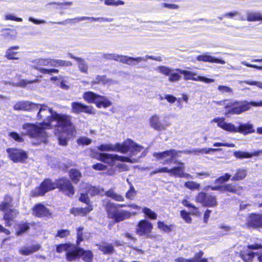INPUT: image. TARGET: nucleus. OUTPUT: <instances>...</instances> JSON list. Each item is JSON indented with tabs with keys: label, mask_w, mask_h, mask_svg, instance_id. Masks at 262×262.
Returning a JSON list of instances; mask_svg holds the SVG:
<instances>
[{
	"label": "nucleus",
	"mask_w": 262,
	"mask_h": 262,
	"mask_svg": "<svg viewBox=\"0 0 262 262\" xmlns=\"http://www.w3.org/2000/svg\"><path fill=\"white\" fill-rule=\"evenodd\" d=\"M233 155L235 156V158L237 159H247V158H250L252 157V155L251 153L246 152V151H235L233 152Z\"/></svg>",
	"instance_id": "nucleus-51"
},
{
	"label": "nucleus",
	"mask_w": 262,
	"mask_h": 262,
	"mask_svg": "<svg viewBox=\"0 0 262 262\" xmlns=\"http://www.w3.org/2000/svg\"><path fill=\"white\" fill-rule=\"evenodd\" d=\"M20 48L19 46H13L9 47L6 51L5 57L8 60H18L19 59V53L15 51Z\"/></svg>",
	"instance_id": "nucleus-30"
},
{
	"label": "nucleus",
	"mask_w": 262,
	"mask_h": 262,
	"mask_svg": "<svg viewBox=\"0 0 262 262\" xmlns=\"http://www.w3.org/2000/svg\"><path fill=\"white\" fill-rule=\"evenodd\" d=\"M68 136H69L67 135V136H65L63 133L60 132L57 135L59 145L63 146H67L68 145V142L70 139Z\"/></svg>",
	"instance_id": "nucleus-50"
},
{
	"label": "nucleus",
	"mask_w": 262,
	"mask_h": 262,
	"mask_svg": "<svg viewBox=\"0 0 262 262\" xmlns=\"http://www.w3.org/2000/svg\"><path fill=\"white\" fill-rule=\"evenodd\" d=\"M131 139H127L122 143H117L115 144V151L125 154L129 151Z\"/></svg>",
	"instance_id": "nucleus-33"
},
{
	"label": "nucleus",
	"mask_w": 262,
	"mask_h": 262,
	"mask_svg": "<svg viewBox=\"0 0 262 262\" xmlns=\"http://www.w3.org/2000/svg\"><path fill=\"white\" fill-rule=\"evenodd\" d=\"M174 71L183 75V79L186 81L192 80L195 81H201L205 83H212L215 81V80L212 78H209L202 76H196V73L194 72L182 70L179 68L176 69Z\"/></svg>",
	"instance_id": "nucleus-15"
},
{
	"label": "nucleus",
	"mask_w": 262,
	"mask_h": 262,
	"mask_svg": "<svg viewBox=\"0 0 262 262\" xmlns=\"http://www.w3.org/2000/svg\"><path fill=\"white\" fill-rule=\"evenodd\" d=\"M35 223H29L28 222H22L17 225V228L15 231L16 236H21L25 233L28 232L30 229L31 225L34 226Z\"/></svg>",
	"instance_id": "nucleus-31"
},
{
	"label": "nucleus",
	"mask_w": 262,
	"mask_h": 262,
	"mask_svg": "<svg viewBox=\"0 0 262 262\" xmlns=\"http://www.w3.org/2000/svg\"><path fill=\"white\" fill-rule=\"evenodd\" d=\"M56 189V179L54 182L50 178L45 179L35 189L30 192L33 198L43 196L46 193Z\"/></svg>",
	"instance_id": "nucleus-9"
},
{
	"label": "nucleus",
	"mask_w": 262,
	"mask_h": 262,
	"mask_svg": "<svg viewBox=\"0 0 262 262\" xmlns=\"http://www.w3.org/2000/svg\"><path fill=\"white\" fill-rule=\"evenodd\" d=\"M40 106L39 111L37 115V119L38 120H42L45 119L48 116L52 115L55 111H53L52 108H49L46 104H39Z\"/></svg>",
	"instance_id": "nucleus-28"
},
{
	"label": "nucleus",
	"mask_w": 262,
	"mask_h": 262,
	"mask_svg": "<svg viewBox=\"0 0 262 262\" xmlns=\"http://www.w3.org/2000/svg\"><path fill=\"white\" fill-rule=\"evenodd\" d=\"M204 252L200 250L198 252L194 254L193 257L189 258V262H208L206 258L203 257Z\"/></svg>",
	"instance_id": "nucleus-47"
},
{
	"label": "nucleus",
	"mask_w": 262,
	"mask_h": 262,
	"mask_svg": "<svg viewBox=\"0 0 262 262\" xmlns=\"http://www.w3.org/2000/svg\"><path fill=\"white\" fill-rule=\"evenodd\" d=\"M208 188L211 190L227 192L238 195L241 194L243 190L242 186L232 183L226 184L223 185L209 186Z\"/></svg>",
	"instance_id": "nucleus-17"
},
{
	"label": "nucleus",
	"mask_w": 262,
	"mask_h": 262,
	"mask_svg": "<svg viewBox=\"0 0 262 262\" xmlns=\"http://www.w3.org/2000/svg\"><path fill=\"white\" fill-rule=\"evenodd\" d=\"M69 57L78 62V66L80 72L85 74L88 73V66L83 58L75 56L72 54H69Z\"/></svg>",
	"instance_id": "nucleus-34"
},
{
	"label": "nucleus",
	"mask_w": 262,
	"mask_h": 262,
	"mask_svg": "<svg viewBox=\"0 0 262 262\" xmlns=\"http://www.w3.org/2000/svg\"><path fill=\"white\" fill-rule=\"evenodd\" d=\"M9 136L12 138L15 141L19 143L24 141V138L17 132H11L9 133Z\"/></svg>",
	"instance_id": "nucleus-59"
},
{
	"label": "nucleus",
	"mask_w": 262,
	"mask_h": 262,
	"mask_svg": "<svg viewBox=\"0 0 262 262\" xmlns=\"http://www.w3.org/2000/svg\"><path fill=\"white\" fill-rule=\"evenodd\" d=\"M81 257L85 262H92L94 255L92 251L90 250H84L82 248L81 252Z\"/></svg>",
	"instance_id": "nucleus-43"
},
{
	"label": "nucleus",
	"mask_w": 262,
	"mask_h": 262,
	"mask_svg": "<svg viewBox=\"0 0 262 262\" xmlns=\"http://www.w3.org/2000/svg\"><path fill=\"white\" fill-rule=\"evenodd\" d=\"M6 151L9 158L14 163H24L28 158L27 153L20 148H8Z\"/></svg>",
	"instance_id": "nucleus-16"
},
{
	"label": "nucleus",
	"mask_w": 262,
	"mask_h": 262,
	"mask_svg": "<svg viewBox=\"0 0 262 262\" xmlns=\"http://www.w3.org/2000/svg\"><path fill=\"white\" fill-rule=\"evenodd\" d=\"M143 149V147L138 145L134 142L132 140H130V145L129 151L132 156L136 155L140 152Z\"/></svg>",
	"instance_id": "nucleus-44"
},
{
	"label": "nucleus",
	"mask_w": 262,
	"mask_h": 262,
	"mask_svg": "<svg viewBox=\"0 0 262 262\" xmlns=\"http://www.w3.org/2000/svg\"><path fill=\"white\" fill-rule=\"evenodd\" d=\"M127 207L126 204H118L114 203H108L106 205L105 210L107 213V217L113 219L115 223L121 222L125 219L131 217L132 215H136V212L131 213L127 210H122L119 211V207Z\"/></svg>",
	"instance_id": "nucleus-4"
},
{
	"label": "nucleus",
	"mask_w": 262,
	"mask_h": 262,
	"mask_svg": "<svg viewBox=\"0 0 262 262\" xmlns=\"http://www.w3.org/2000/svg\"><path fill=\"white\" fill-rule=\"evenodd\" d=\"M247 176V171L244 169H237L233 177L231 178L232 181H239L244 180Z\"/></svg>",
	"instance_id": "nucleus-41"
},
{
	"label": "nucleus",
	"mask_w": 262,
	"mask_h": 262,
	"mask_svg": "<svg viewBox=\"0 0 262 262\" xmlns=\"http://www.w3.org/2000/svg\"><path fill=\"white\" fill-rule=\"evenodd\" d=\"M77 142L79 145H88L91 143L92 140L88 138L83 137L78 139L77 140Z\"/></svg>",
	"instance_id": "nucleus-63"
},
{
	"label": "nucleus",
	"mask_w": 262,
	"mask_h": 262,
	"mask_svg": "<svg viewBox=\"0 0 262 262\" xmlns=\"http://www.w3.org/2000/svg\"><path fill=\"white\" fill-rule=\"evenodd\" d=\"M246 224L249 227L262 228V214H250L247 217Z\"/></svg>",
	"instance_id": "nucleus-23"
},
{
	"label": "nucleus",
	"mask_w": 262,
	"mask_h": 262,
	"mask_svg": "<svg viewBox=\"0 0 262 262\" xmlns=\"http://www.w3.org/2000/svg\"><path fill=\"white\" fill-rule=\"evenodd\" d=\"M75 248V245L70 243H66L63 244H59L56 245V251L58 253H61L63 251L68 252L70 249Z\"/></svg>",
	"instance_id": "nucleus-40"
},
{
	"label": "nucleus",
	"mask_w": 262,
	"mask_h": 262,
	"mask_svg": "<svg viewBox=\"0 0 262 262\" xmlns=\"http://www.w3.org/2000/svg\"><path fill=\"white\" fill-rule=\"evenodd\" d=\"M100 19H102L103 18H100V17L95 18V17H86V16H82V17H76L74 18L67 19L64 21L57 23V24L58 25H63L66 24L67 23H74L75 21H80L81 20H86V19H91L92 21H97V20H100Z\"/></svg>",
	"instance_id": "nucleus-36"
},
{
	"label": "nucleus",
	"mask_w": 262,
	"mask_h": 262,
	"mask_svg": "<svg viewBox=\"0 0 262 262\" xmlns=\"http://www.w3.org/2000/svg\"><path fill=\"white\" fill-rule=\"evenodd\" d=\"M89 194L87 192L86 193H81L78 199L79 201L81 203L85 204L87 206L92 205Z\"/></svg>",
	"instance_id": "nucleus-53"
},
{
	"label": "nucleus",
	"mask_w": 262,
	"mask_h": 262,
	"mask_svg": "<svg viewBox=\"0 0 262 262\" xmlns=\"http://www.w3.org/2000/svg\"><path fill=\"white\" fill-rule=\"evenodd\" d=\"M17 34V31L14 29L4 28L1 30V36L3 39L9 41L15 40Z\"/></svg>",
	"instance_id": "nucleus-29"
},
{
	"label": "nucleus",
	"mask_w": 262,
	"mask_h": 262,
	"mask_svg": "<svg viewBox=\"0 0 262 262\" xmlns=\"http://www.w3.org/2000/svg\"><path fill=\"white\" fill-rule=\"evenodd\" d=\"M184 186L191 190H199L201 187V185L199 183L194 181H187L185 182Z\"/></svg>",
	"instance_id": "nucleus-55"
},
{
	"label": "nucleus",
	"mask_w": 262,
	"mask_h": 262,
	"mask_svg": "<svg viewBox=\"0 0 262 262\" xmlns=\"http://www.w3.org/2000/svg\"><path fill=\"white\" fill-rule=\"evenodd\" d=\"M39 126L34 124L26 123L23 124L22 128L26 131V134H23V135H28L32 138H46L47 137V133L45 130L43 126ZM46 128L45 126H43Z\"/></svg>",
	"instance_id": "nucleus-12"
},
{
	"label": "nucleus",
	"mask_w": 262,
	"mask_h": 262,
	"mask_svg": "<svg viewBox=\"0 0 262 262\" xmlns=\"http://www.w3.org/2000/svg\"><path fill=\"white\" fill-rule=\"evenodd\" d=\"M231 178V175L229 173H226L223 176L219 177L214 181L215 184H222L227 182Z\"/></svg>",
	"instance_id": "nucleus-57"
},
{
	"label": "nucleus",
	"mask_w": 262,
	"mask_h": 262,
	"mask_svg": "<svg viewBox=\"0 0 262 262\" xmlns=\"http://www.w3.org/2000/svg\"><path fill=\"white\" fill-rule=\"evenodd\" d=\"M69 176L71 181L77 184L79 182L82 177V174L79 170L75 168H72L69 171Z\"/></svg>",
	"instance_id": "nucleus-35"
},
{
	"label": "nucleus",
	"mask_w": 262,
	"mask_h": 262,
	"mask_svg": "<svg viewBox=\"0 0 262 262\" xmlns=\"http://www.w3.org/2000/svg\"><path fill=\"white\" fill-rule=\"evenodd\" d=\"M72 112L75 114L85 113L89 115L95 114L93 106L79 102H73L71 103Z\"/></svg>",
	"instance_id": "nucleus-20"
},
{
	"label": "nucleus",
	"mask_w": 262,
	"mask_h": 262,
	"mask_svg": "<svg viewBox=\"0 0 262 262\" xmlns=\"http://www.w3.org/2000/svg\"><path fill=\"white\" fill-rule=\"evenodd\" d=\"M224 115L229 116L232 115H238L250 109V103L246 101H231L228 100L225 106Z\"/></svg>",
	"instance_id": "nucleus-6"
},
{
	"label": "nucleus",
	"mask_w": 262,
	"mask_h": 262,
	"mask_svg": "<svg viewBox=\"0 0 262 262\" xmlns=\"http://www.w3.org/2000/svg\"><path fill=\"white\" fill-rule=\"evenodd\" d=\"M142 212L147 218L150 220H155L157 219V214L148 207H144L142 208Z\"/></svg>",
	"instance_id": "nucleus-49"
},
{
	"label": "nucleus",
	"mask_w": 262,
	"mask_h": 262,
	"mask_svg": "<svg viewBox=\"0 0 262 262\" xmlns=\"http://www.w3.org/2000/svg\"><path fill=\"white\" fill-rule=\"evenodd\" d=\"M150 125L152 128L157 130H163L166 129L168 124H165L160 120L158 115H152L149 119Z\"/></svg>",
	"instance_id": "nucleus-26"
},
{
	"label": "nucleus",
	"mask_w": 262,
	"mask_h": 262,
	"mask_svg": "<svg viewBox=\"0 0 262 262\" xmlns=\"http://www.w3.org/2000/svg\"><path fill=\"white\" fill-rule=\"evenodd\" d=\"M225 120L224 117H217L214 118L212 121L216 123L218 127L230 133H239L246 136L255 132L253 125L251 123H241L238 127H236L231 123L225 122Z\"/></svg>",
	"instance_id": "nucleus-3"
},
{
	"label": "nucleus",
	"mask_w": 262,
	"mask_h": 262,
	"mask_svg": "<svg viewBox=\"0 0 262 262\" xmlns=\"http://www.w3.org/2000/svg\"><path fill=\"white\" fill-rule=\"evenodd\" d=\"M178 166H174L170 169L168 168L167 167H162L156 169L151 172V174H155L158 173H168L171 175L173 176L174 177L185 178L187 179L191 178L190 174L184 172L185 164L182 162H179L177 163Z\"/></svg>",
	"instance_id": "nucleus-7"
},
{
	"label": "nucleus",
	"mask_w": 262,
	"mask_h": 262,
	"mask_svg": "<svg viewBox=\"0 0 262 262\" xmlns=\"http://www.w3.org/2000/svg\"><path fill=\"white\" fill-rule=\"evenodd\" d=\"M86 190L88 193L92 197L96 195H102V193L104 191L103 188H100L95 186L92 185L87 186Z\"/></svg>",
	"instance_id": "nucleus-39"
},
{
	"label": "nucleus",
	"mask_w": 262,
	"mask_h": 262,
	"mask_svg": "<svg viewBox=\"0 0 262 262\" xmlns=\"http://www.w3.org/2000/svg\"><path fill=\"white\" fill-rule=\"evenodd\" d=\"M70 234V231L69 229H59L58 230L55 235V237L61 238H65Z\"/></svg>",
	"instance_id": "nucleus-58"
},
{
	"label": "nucleus",
	"mask_w": 262,
	"mask_h": 262,
	"mask_svg": "<svg viewBox=\"0 0 262 262\" xmlns=\"http://www.w3.org/2000/svg\"><path fill=\"white\" fill-rule=\"evenodd\" d=\"M98 249L104 254H111L115 252V249L112 244L105 243L99 245Z\"/></svg>",
	"instance_id": "nucleus-38"
},
{
	"label": "nucleus",
	"mask_w": 262,
	"mask_h": 262,
	"mask_svg": "<svg viewBox=\"0 0 262 262\" xmlns=\"http://www.w3.org/2000/svg\"><path fill=\"white\" fill-rule=\"evenodd\" d=\"M32 69L37 70L43 74H51L58 73L59 71L57 69H47L45 67H52V58H39L32 61Z\"/></svg>",
	"instance_id": "nucleus-11"
},
{
	"label": "nucleus",
	"mask_w": 262,
	"mask_h": 262,
	"mask_svg": "<svg viewBox=\"0 0 262 262\" xmlns=\"http://www.w3.org/2000/svg\"><path fill=\"white\" fill-rule=\"evenodd\" d=\"M105 195L116 201L123 202L124 200L122 195L115 192L113 190L110 189L106 191L105 192Z\"/></svg>",
	"instance_id": "nucleus-46"
},
{
	"label": "nucleus",
	"mask_w": 262,
	"mask_h": 262,
	"mask_svg": "<svg viewBox=\"0 0 262 262\" xmlns=\"http://www.w3.org/2000/svg\"><path fill=\"white\" fill-rule=\"evenodd\" d=\"M180 73L179 72H171V74L169 75L168 80L170 82H176L180 80L181 79V76L180 75Z\"/></svg>",
	"instance_id": "nucleus-61"
},
{
	"label": "nucleus",
	"mask_w": 262,
	"mask_h": 262,
	"mask_svg": "<svg viewBox=\"0 0 262 262\" xmlns=\"http://www.w3.org/2000/svg\"><path fill=\"white\" fill-rule=\"evenodd\" d=\"M112 60L130 66L135 65L144 60L142 57H133L116 54H113Z\"/></svg>",
	"instance_id": "nucleus-21"
},
{
	"label": "nucleus",
	"mask_w": 262,
	"mask_h": 262,
	"mask_svg": "<svg viewBox=\"0 0 262 262\" xmlns=\"http://www.w3.org/2000/svg\"><path fill=\"white\" fill-rule=\"evenodd\" d=\"M71 251H68L66 253V258L68 261H72L81 257L82 248L77 247L75 246Z\"/></svg>",
	"instance_id": "nucleus-32"
},
{
	"label": "nucleus",
	"mask_w": 262,
	"mask_h": 262,
	"mask_svg": "<svg viewBox=\"0 0 262 262\" xmlns=\"http://www.w3.org/2000/svg\"><path fill=\"white\" fill-rule=\"evenodd\" d=\"M179 152H181L179 151ZM178 151L174 149H170L166 150L161 152H155L152 154V156L157 160H164L166 157H169V158L165 160L163 163V164H170L172 162L173 160L178 156Z\"/></svg>",
	"instance_id": "nucleus-19"
},
{
	"label": "nucleus",
	"mask_w": 262,
	"mask_h": 262,
	"mask_svg": "<svg viewBox=\"0 0 262 262\" xmlns=\"http://www.w3.org/2000/svg\"><path fill=\"white\" fill-rule=\"evenodd\" d=\"M72 116L64 114H59L55 112L52 115L48 116L40 124L47 128L52 127V123L55 121L56 127L66 131L68 136H73L76 133V127L72 121Z\"/></svg>",
	"instance_id": "nucleus-1"
},
{
	"label": "nucleus",
	"mask_w": 262,
	"mask_h": 262,
	"mask_svg": "<svg viewBox=\"0 0 262 262\" xmlns=\"http://www.w3.org/2000/svg\"><path fill=\"white\" fill-rule=\"evenodd\" d=\"M246 20L249 22L262 21V13L258 12H249L247 13Z\"/></svg>",
	"instance_id": "nucleus-37"
},
{
	"label": "nucleus",
	"mask_w": 262,
	"mask_h": 262,
	"mask_svg": "<svg viewBox=\"0 0 262 262\" xmlns=\"http://www.w3.org/2000/svg\"><path fill=\"white\" fill-rule=\"evenodd\" d=\"M82 97L88 103L95 104L98 108H107L112 105V102L107 97L92 91L83 93Z\"/></svg>",
	"instance_id": "nucleus-5"
},
{
	"label": "nucleus",
	"mask_w": 262,
	"mask_h": 262,
	"mask_svg": "<svg viewBox=\"0 0 262 262\" xmlns=\"http://www.w3.org/2000/svg\"><path fill=\"white\" fill-rule=\"evenodd\" d=\"M195 201L202 204L204 207L214 208L217 205L216 196L203 191L200 192L196 194Z\"/></svg>",
	"instance_id": "nucleus-14"
},
{
	"label": "nucleus",
	"mask_w": 262,
	"mask_h": 262,
	"mask_svg": "<svg viewBox=\"0 0 262 262\" xmlns=\"http://www.w3.org/2000/svg\"><path fill=\"white\" fill-rule=\"evenodd\" d=\"M109 82V80L106 78V75H97L96 76L95 80L91 81V84L94 85L102 83L104 84Z\"/></svg>",
	"instance_id": "nucleus-54"
},
{
	"label": "nucleus",
	"mask_w": 262,
	"mask_h": 262,
	"mask_svg": "<svg viewBox=\"0 0 262 262\" xmlns=\"http://www.w3.org/2000/svg\"><path fill=\"white\" fill-rule=\"evenodd\" d=\"M93 157L95 159L104 163H106L111 166L115 165L116 162V155L115 154L104 152H96Z\"/></svg>",
	"instance_id": "nucleus-22"
},
{
	"label": "nucleus",
	"mask_w": 262,
	"mask_h": 262,
	"mask_svg": "<svg viewBox=\"0 0 262 262\" xmlns=\"http://www.w3.org/2000/svg\"><path fill=\"white\" fill-rule=\"evenodd\" d=\"M154 225L151 222L146 219L140 220L135 228V232L137 235L146 238L152 239L155 238L152 233Z\"/></svg>",
	"instance_id": "nucleus-8"
},
{
	"label": "nucleus",
	"mask_w": 262,
	"mask_h": 262,
	"mask_svg": "<svg viewBox=\"0 0 262 262\" xmlns=\"http://www.w3.org/2000/svg\"><path fill=\"white\" fill-rule=\"evenodd\" d=\"M38 104L29 101H19L14 105L13 108L17 111H29L34 108H38Z\"/></svg>",
	"instance_id": "nucleus-24"
},
{
	"label": "nucleus",
	"mask_w": 262,
	"mask_h": 262,
	"mask_svg": "<svg viewBox=\"0 0 262 262\" xmlns=\"http://www.w3.org/2000/svg\"><path fill=\"white\" fill-rule=\"evenodd\" d=\"M157 227L161 231L164 232H170L173 230L174 227V225H166L164 222L159 221L157 222Z\"/></svg>",
	"instance_id": "nucleus-45"
},
{
	"label": "nucleus",
	"mask_w": 262,
	"mask_h": 262,
	"mask_svg": "<svg viewBox=\"0 0 262 262\" xmlns=\"http://www.w3.org/2000/svg\"><path fill=\"white\" fill-rule=\"evenodd\" d=\"M196 59L198 61H203L209 63H215L224 64L226 63L225 61L220 58L210 55L209 53H205L203 54L199 55L196 56Z\"/></svg>",
	"instance_id": "nucleus-25"
},
{
	"label": "nucleus",
	"mask_w": 262,
	"mask_h": 262,
	"mask_svg": "<svg viewBox=\"0 0 262 262\" xmlns=\"http://www.w3.org/2000/svg\"><path fill=\"white\" fill-rule=\"evenodd\" d=\"M56 189L69 198H72L75 193V189L72 182L66 177L56 179Z\"/></svg>",
	"instance_id": "nucleus-10"
},
{
	"label": "nucleus",
	"mask_w": 262,
	"mask_h": 262,
	"mask_svg": "<svg viewBox=\"0 0 262 262\" xmlns=\"http://www.w3.org/2000/svg\"><path fill=\"white\" fill-rule=\"evenodd\" d=\"M93 210V206L89 205L85 207H72L70 209V212L75 216H85Z\"/></svg>",
	"instance_id": "nucleus-27"
},
{
	"label": "nucleus",
	"mask_w": 262,
	"mask_h": 262,
	"mask_svg": "<svg viewBox=\"0 0 262 262\" xmlns=\"http://www.w3.org/2000/svg\"><path fill=\"white\" fill-rule=\"evenodd\" d=\"M98 150L101 151H115V145L111 144H102L98 147Z\"/></svg>",
	"instance_id": "nucleus-56"
},
{
	"label": "nucleus",
	"mask_w": 262,
	"mask_h": 262,
	"mask_svg": "<svg viewBox=\"0 0 262 262\" xmlns=\"http://www.w3.org/2000/svg\"><path fill=\"white\" fill-rule=\"evenodd\" d=\"M52 64L53 67H71L73 63L70 61L52 58Z\"/></svg>",
	"instance_id": "nucleus-42"
},
{
	"label": "nucleus",
	"mask_w": 262,
	"mask_h": 262,
	"mask_svg": "<svg viewBox=\"0 0 262 262\" xmlns=\"http://www.w3.org/2000/svg\"><path fill=\"white\" fill-rule=\"evenodd\" d=\"M12 196L6 194L4 195V200L0 203V211L4 212L3 220L6 227H10L15 222V219L18 214V211L14 208Z\"/></svg>",
	"instance_id": "nucleus-2"
},
{
	"label": "nucleus",
	"mask_w": 262,
	"mask_h": 262,
	"mask_svg": "<svg viewBox=\"0 0 262 262\" xmlns=\"http://www.w3.org/2000/svg\"><path fill=\"white\" fill-rule=\"evenodd\" d=\"M182 204L185 207H187L189 208L192 209L191 214L192 215H196L199 213V210L197 207H196L194 205L190 203L189 201L184 200L182 201Z\"/></svg>",
	"instance_id": "nucleus-52"
},
{
	"label": "nucleus",
	"mask_w": 262,
	"mask_h": 262,
	"mask_svg": "<svg viewBox=\"0 0 262 262\" xmlns=\"http://www.w3.org/2000/svg\"><path fill=\"white\" fill-rule=\"evenodd\" d=\"M129 184V188L125 193V198L129 200H133L137 195V192L134 186L130 182H128Z\"/></svg>",
	"instance_id": "nucleus-48"
},
{
	"label": "nucleus",
	"mask_w": 262,
	"mask_h": 262,
	"mask_svg": "<svg viewBox=\"0 0 262 262\" xmlns=\"http://www.w3.org/2000/svg\"><path fill=\"white\" fill-rule=\"evenodd\" d=\"M31 210L32 215L38 218L49 219L52 216L50 210L42 203L35 204Z\"/></svg>",
	"instance_id": "nucleus-18"
},
{
	"label": "nucleus",
	"mask_w": 262,
	"mask_h": 262,
	"mask_svg": "<svg viewBox=\"0 0 262 262\" xmlns=\"http://www.w3.org/2000/svg\"><path fill=\"white\" fill-rule=\"evenodd\" d=\"M180 215L182 219L187 223H191L192 222V218L190 215V213L186 210H182L180 211Z\"/></svg>",
	"instance_id": "nucleus-62"
},
{
	"label": "nucleus",
	"mask_w": 262,
	"mask_h": 262,
	"mask_svg": "<svg viewBox=\"0 0 262 262\" xmlns=\"http://www.w3.org/2000/svg\"><path fill=\"white\" fill-rule=\"evenodd\" d=\"M107 166L101 163H97L95 164H93L92 166V168L96 171H102L105 170L107 169Z\"/></svg>",
	"instance_id": "nucleus-64"
},
{
	"label": "nucleus",
	"mask_w": 262,
	"mask_h": 262,
	"mask_svg": "<svg viewBox=\"0 0 262 262\" xmlns=\"http://www.w3.org/2000/svg\"><path fill=\"white\" fill-rule=\"evenodd\" d=\"M246 248L247 249H243L239 252V257L244 262H252L255 256L257 254V252H254L251 250L262 249V244L255 243L248 245Z\"/></svg>",
	"instance_id": "nucleus-13"
},
{
	"label": "nucleus",
	"mask_w": 262,
	"mask_h": 262,
	"mask_svg": "<svg viewBox=\"0 0 262 262\" xmlns=\"http://www.w3.org/2000/svg\"><path fill=\"white\" fill-rule=\"evenodd\" d=\"M159 72L165 76H169L172 71V69L169 67L161 66L158 67Z\"/></svg>",
	"instance_id": "nucleus-60"
}]
</instances>
